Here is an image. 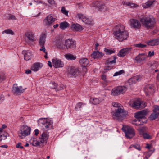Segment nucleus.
Returning <instances> with one entry per match:
<instances>
[{"mask_svg": "<svg viewBox=\"0 0 159 159\" xmlns=\"http://www.w3.org/2000/svg\"><path fill=\"white\" fill-rule=\"evenodd\" d=\"M113 34L115 38L120 42L127 39L129 37V33L125 30V26L121 24L115 27Z\"/></svg>", "mask_w": 159, "mask_h": 159, "instance_id": "1", "label": "nucleus"}, {"mask_svg": "<svg viewBox=\"0 0 159 159\" xmlns=\"http://www.w3.org/2000/svg\"><path fill=\"white\" fill-rule=\"evenodd\" d=\"M48 138V134L47 132H44L42 134L41 137L39 138V140H37L36 138H32L30 140V142L34 146L42 147L43 146L44 144L47 143V140Z\"/></svg>", "mask_w": 159, "mask_h": 159, "instance_id": "2", "label": "nucleus"}, {"mask_svg": "<svg viewBox=\"0 0 159 159\" xmlns=\"http://www.w3.org/2000/svg\"><path fill=\"white\" fill-rule=\"evenodd\" d=\"M140 21L143 26L148 29L153 28L156 24L155 19L152 17H144L140 19Z\"/></svg>", "mask_w": 159, "mask_h": 159, "instance_id": "3", "label": "nucleus"}, {"mask_svg": "<svg viewBox=\"0 0 159 159\" xmlns=\"http://www.w3.org/2000/svg\"><path fill=\"white\" fill-rule=\"evenodd\" d=\"M38 125L43 127L46 131L52 129L53 121L50 119L45 118H41L38 120Z\"/></svg>", "mask_w": 159, "mask_h": 159, "instance_id": "4", "label": "nucleus"}, {"mask_svg": "<svg viewBox=\"0 0 159 159\" xmlns=\"http://www.w3.org/2000/svg\"><path fill=\"white\" fill-rule=\"evenodd\" d=\"M31 128L25 125L21 126L18 132L19 137L21 139L25 138L30 134Z\"/></svg>", "mask_w": 159, "mask_h": 159, "instance_id": "5", "label": "nucleus"}, {"mask_svg": "<svg viewBox=\"0 0 159 159\" xmlns=\"http://www.w3.org/2000/svg\"><path fill=\"white\" fill-rule=\"evenodd\" d=\"M111 113L113 118H116L119 120L120 121L124 118L125 116L123 108L119 107L115 109V111H112Z\"/></svg>", "mask_w": 159, "mask_h": 159, "instance_id": "6", "label": "nucleus"}, {"mask_svg": "<svg viewBox=\"0 0 159 159\" xmlns=\"http://www.w3.org/2000/svg\"><path fill=\"white\" fill-rule=\"evenodd\" d=\"M135 117L138 119L132 122V124L136 125H142L146 123L147 121L145 119V116L139 112L135 113Z\"/></svg>", "mask_w": 159, "mask_h": 159, "instance_id": "7", "label": "nucleus"}, {"mask_svg": "<svg viewBox=\"0 0 159 159\" xmlns=\"http://www.w3.org/2000/svg\"><path fill=\"white\" fill-rule=\"evenodd\" d=\"M126 90L124 86H120L113 88L111 91V94L113 96H118L124 93Z\"/></svg>", "mask_w": 159, "mask_h": 159, "instance_id": "8", "label": "nucleus"}, {"mask_svg": "<svg viewBox=\"0 0 159 159\" xmlns=\"http://www.w3.org/2000/svg\"><path fill=\"white\" fill-rule=\"evenodd\" d=\"M76 41L72 39H68L65 40L64 41V45L67 49L74 50L76 47Z\"/></svg>", "mask_w": 159, "mask_h": 159, "instance_id": "9", "label": "nucleus"}, {"mask_svg": "<svg viewBox=\"0 0 159 159\" xmlns=\"http://www.w3.org/2000/svg\"><path fill=\"white\" fill-rule=\"evenodd\" d=\"M123 129L125 133V136L127 138L131 139L135 136L134 130L133 128L128 126Z\"/></svg>", "mask_w": 159, "mask_h": 159, "instance_id": "10", "label": "nucleus"}, {"mask_svg": "<svg viewBox=\"0 0 159 159\" xmlns=\"http://www.w3.org/2000/svg\"><path fill=\"white\" fill-rule=\"evenodd\" d=\"M76 17L81 20L82 21L85 23L86 24H89L90 25H92L94 24L93 21L92 20L87 18L86 16L83 15L82 14L78 13L76 15Z\"/></svg>", "mask_w": 159, "mask_h": 159, "instance_id": "11", "label": "nucleus"}, {"mask_svg": "<svg viewBox=\"0 0 159 159\" xmlns=\"http://www.w3.org/2000/svg\"><path fill=\"white\" fill-rule=\"evenodd\" d=\"M56 20V18L53 17L51 14H49L43 20V24L45 26H51Z\"/></svg>", "mask_w": 159, "mask_h": 159, "instance_id": "12", "label": "nucleus"}, {"mask_svg": "<svg viewBox=\"0 0 159 159\" xmlns=\"http://www.w3.org/2000/svg\"><path fill=\"white\" fill-rule=\"evenodd\" d=\"M46 36L45 34L43 33L41 35L39 39V44L41 48L39 49V50L43 52H44L45 51V48L44 45L46 41Z\"/></svg>", "mask_w": 159, "mask_h": 159, "instance_id": "13", "label": "nucleus"}, {"mask_svg": "<svg viewBox=\"0 0 159 159\" xmlns=\"http://www.w3.org/2000/svg\"><path fill=\"white\" fill-rule=\"evenodd\" d=\"M147 58V56L145 54H139L135 57V60L137 63L143 64L146 61Z\"/></svg>", "mask_w": 159, "mask_h": 159, "instance_id": "14", "label": "nucleus"}, {"mask_svg": "<svg viewBox=\"0 0 159 159\" xmlns=\"http://www.w3.org/2000/svg\"><path fill=\"white\" fill-rule=\"evenodd\" d=\"M25 89L22 86H18L16 84H14L13 87L12 93L15 95H20L24 92Z\"/></svg>", "mask_w": 159, "mask_h": 159, "instance_id": "15", "label": "nucleus"}, {"mask_svg": "<svg viewBox=\"0 0 159 159\" xmlns=\"http://www.w3.org/2000/svg\"><path fill=\"white\" fill-rule=\"evenodd\" d=\"M129 23L131 28H132L139 29L141 27L140 23L136 19H131L129 21Z\"/></svg>", "mask_w": 159, "mask_h": 159, "instance_id": "16", "label": "nucleus"}, {"mask_svg": "<svg viewBox=\"0 0 159 159\" xmlns=\"http://www.w3.org/2000/svg\"><path fill=\"white\" fill-rule=\"evenodd\" d=\"M116 57L115 56H113L111 58H108L106 61V64L107 66V69H112L113 67L111 65L113 64H115L116 63Z\"/></svg>", "mask_w": 159, "mask_h": 159, "instance_id": "17", "label": "nucleus"}, {"mask_svg": "<svg viewBox=\"0 0 159 159\" xmlns=\"http://www.w3.org/2000/svg\"><path fill=\"white\" fill-rule=\"evenodd\" d=\"M53 66L56 68L62 67L64 66L63 62L61 60L55 58L52 60Z\"/></svg>", "mask_w": 159, "mask_h": 159, "instance_id": "18", "label": "nucleus"}, {"mask_svg": "<svg viewBox=\"0 0 159 159\" xmlns=\"http://www.w3.org/2000/svg\"><path fill=\"white\" fill-rule=\"evenodd\" d=\"M144 91L146 95H148L149 93H153L154 92V86L151 85H147L145 87Z\"/></svg>", "mask_w": 159, "mask_h": 159, "instance_id": "19", "label": "nucleus"}, {"mask_svg": "<svg viewBox=\"0 0 159 159\" xmlns=\"http://www.w3.org/2000/svg\"><path fill=\"white\" fill-rule=\"evenodd\" d=\"M131 50V48H123L121 50L118 54V55L123 57H124L126 54L129 53Z\"/></svg>", "mask_w": 159, "mask_h": 159, "instance_id": "20", "label": "nucleus"}, {"mask_svg": "<svg viewBox=\"0 0 159 159\" xmlns=\"http://www.w3.org/2000/svg\"><path fill=\"white\" fill-rule=\"evenodd\" d=\"M103 55L104 54L102 52L97 51L92 53L91 54V56L94 59H99L102 58Z\"/></svg>", "mask_w": 159, "mask_h": 159, "instance_id": "21", "label": "nucleus"}, {"mask_svg": "<svg viewBox=\"0 0 159 159\" xmlns=\"http://www.w3.org/2000/svg\"><path fill=\"white\" fill-rule=\"evenodd\" d=\"M43 66L42 64L40 63H35L31 66V70L34 71H37Z\"/></svg>", "mask_w": 159, "mask_h": 159, "instance_id": "22", "label": "nucleus"}, {"mask_svg": "<svg viewBox=\"0 0 159 159\" xmlns=\"http://www.w3.org/2000/svg\"><path fill=\"white\" fill-rule=\"evenodd\" d=\"M155 2V0H148L145 3L143 4L142 6L143 8H148L153 6Z\"/></svg>", "mask_w": 159, "mask_h": 159, "instance_id": "23", "label": "nucleus"}, {"mask_svg": "<svg viewBox=\"0 0 159 159\" xmlns=\"http://www.w3.org/2000/svg\"><path fill=\"white\" fill-rule=\"evenodd\" d=\"M80 65L83 67H86L89 66V61L86 58H82L80 60Z\"/></svg>", "mask_w": 159, "mask_h": 159, "instance_id": "24", "label": "nucleus"}, {"mask_svg": "<svg viewBox=\"0 0 159 159\" xmlns=\"http://www.w3.org/2000/svg\"><path fill=\"white\" fill-rule=\"evenodd\" d=\"M140 79L139 76H135L129 79L128 80V82L129 85H132L139 81Z\"/></svg>", "mask_w": 159, "mask_h": 159, "instance_id": "25", "label": "nucleus"}, {"mask_svg": "<svg viewBox=\"0 0 159 159\" xmlns=\"http://www.w3.org/2000/svg\"><path fill=\"white\" fill-rule=\"evenodd\" d=\"M25 37L29 40L33 42L36 40L34 34L31 32H28L25 34Z\"/></svg>", "mask_w": 159, "mask_h": 159, "instance_id": "26", "label": "nucleus"}, {"mask_svg": "<svg viewBox=\"0 0 159 159\" xmlns=\"http://www.w3.org/2000/svg\"><path fill=\"white\" fill-rule=\"evenodd\" d=\"M149 119L151 120L155 119L159 120V112H153L149 117Z\"/></svg>", "mask_w": 159, "mask_h": 159, "instance_id": "27", "label": "nucleus"}, {"mask_svg": "<svg viewBox=\"0 0 159 159\" xmlns=\"http://www.w3.org/2000/svg\"><path fill=\"white\" fill-rule=\"evenodd\" d=\"M71 27L74 30L77 31L82 30L83 29L82 26L77 23L73 24L71 25Z\"/></svg>", "mask_w": 159, "mask_h": 159, "instance_id": "28", "label": "nucleus"}, {"mask_svg": "<svg viewBox=\"0 0 159 159\" xmlns=\"http://www.w3.org/2000/svg\"><path fill=\"white\" fill-rule=\"evenodd\" d=\"M56 46L57 48L60 49H63L64 44L62 39L60 38L58 39L57 41Z\"/></svg>", "mask_w": 159, "mask_h": 159, "instance_id": "29", "label": "nucleus"}, {"mask_svg": "<svg viewBox=\"0 0 159 159\" xmlns=\"http://www.w3.org/2000/svg\"><path fill=\"white\" fill-rule=\"evenodd\" d=\"M141 104V102L139 100H136L133 101L132 107L134 108L138 109L140 107Z\"/></svg>", "mask_w": 159, "mask_h": 159, "instance_id": "30", "label": "nucleus"}, {"mask_svg": "<svg viewBox=\"0 0 159 159\" xmlns=\"http://www.w3.org/2000/svg\"><path fill=\"white\" fill-rule=\"evenodd\" d=\"M24 59L25 60H30L33 57V55L30 51H26L24 53Z\"/></svg>", "mask_w": 159, "mask_h": 159, "instance_id": "31", "label": "nucleus"}, {"mask_svg": "<svg viewBox=\"0 0 159 159\" xmlns=\"http://www.w3.org/2000/svg\"><path fill=\"white\" fill-rule=\"evenodd\" d=\"M70 73L74 76H76L79 74V70L78 69H70Z\"/></svg>", "mask_w": 159, "mask_h": 159, "instance_id": "32", "label": "nucleus"}, {"mask_svg": "<svg viewBox=\"0 0 159 159\" xmlns=\"http://www.w3.org/2000/svg\"><path fill=\"white\" fill-rule=\"evenodd\" d=\"M99 98H91L90 100L91 101L93 104L94 105H97L99 104L102 101V100H100Z\"/></svg>", "mask_w": 159, "mask_h": 159, "instance_id": "33", "label": "nucleus"}, {"mask_svg": "<svg viewBox=\"0 0 159 159\" xmlns=\"http://www.w3.org/2000/svg\"><path fill=\"white\" fill-rule=\"evenodd\" d=\"M69 26L68 24L66 22L61 23L60 24L59 27L61 29H65Z\"/></svg>", "mask_w": 159, "mask_h": 159, "instance_id": "34", "label": "nucleus"}, {"mask_svg": "<svg viewBox=\"0 0 159 159\" xmlns=\"http://www.w3.org/2000/svg\"><path fill=\"white\" fill-rule=\"evenodd\" d=\"M158 44L157 40L156 39H154L148 42V44L151 46L157 45Z\"/></svg>", "mask_w": 159, "mask_h": 159, "instance_id": "35", "label": "nucleus"}, {"mask_svg": "<svg viewBox=\"0 0 159 159\" xmlns=\"http://www.w3.org/2000/svg\"><path fill=\"white\" fill-rule=\"evenodd\" d=\"M66 58L68 60H74L76 59V57L74 56L73 55L67 54L65 55Z\"/></svg>", "mask_w": 159, "mask_h": 159, "instance_id": "36", "label": "nucleus"}, {"mask_svg": "<svg viewBox=\"0 0 159 159\" xmlns=\"http://www.w3.org/2000/svg\"><path fill=\"white\" fill-rule=\"evenodd\" d=\"M138 130L140 134L142 135L146 131V127L144 126L140 127L138 128Z\"/></svg>", "mask_w": 159, "mask_h": 159, "instance_id": "37", "label": "nucleus"}, {"mask_svg": "<svg viewBox=\"0 0 159 159\" xmlns=\"http://www.w3.org/2000/svg\"><path fill=\"white\" fill-rule=\"evenodd\" d=\"M112 105L114 108L117 109L119 107L123 108L122 106H121V105L118 103L116 102H114L112 103Z\"/></svg>", "mask_w": 159, "mask_h": 159, "instance_id": "38", "label": "nucleus"}, {"mask_svg": "<svg viewBox=\"0 0 159 159\" xmlns=\"http://www.w3.org/2000/svg\"><path fill=\"white\" fill-rule=\"evenodd\" d=\"M101 78L105 82L106 84V85L109 84L111 82L110 81L107 80L106 79V76L104 74L102 75Z\"/></svg>", "mask_w": 159, "mask_h": 159, "instance_id": "39", "label": "nucleus"}, {"mask_svg": "<svg viewBox=\"0 0 159 159\" xmlns=\"http://www.w3.org/2000/svg\"><path fill=\"white\" fill-rule=\"evenodd\" d=\"M5 33L7 34H10L13 35L14 34V33L12 30L10 29H8L5 30L4 31L2 32V33Z\"/></svg>", "mask_w": 159, "mask_h": 159, "instance_id": "40", "label": "nucleus"}, {"mask_svg": "<svg viewBox=\"0 0 159 159\" xmlns=\"http://www.w3.org/2000/svg\"><path fill=\"white\" fill-rule=\"evenodd\" d=\"M104 51L108 55H110L112 53H114L115 52V51L108 49L107 48H105Z\"/></svg>", "mask_w": 159, "mask_h": 159, "instance_id": "41", "label": "nucleus"}, {"mask_svg": "<svg viewBox=\"0 0 159 159\" xmlns=\"http://www.w3.org/2000/svg\"><path fill=\"white\" fill-rule=\"evenodd\" d=\"M125 4L127 6H130L131 7H135L138 6V5L137 4L130 2H126Z\"/></svg>", "mask_w": 159, "mask_h": 159, "instance_id": "42", "label": "nucleus"}, {"mask_svg": "<svg viewBox=\"0 0 159 159\" xmlns=\"http://www.w3.org/2000/svg\"><path fill=\"white\" fill-rule=\"evenodd\" d=\"M5 79V75L4 73L2 72H0V82L4 80Z\"/></svg>", "mask_w": 159, "mask_h": 159, "instance_id": "43", "label": "nucleus"}, {"mask_svg": "<svg viewBox=\"0 0 159 159\" xmlns=\"http://www.w3.org/2000/svg\"><path fill=\"white\" fill-rule=\"evenodd\" d=\"M153 112H159V106L158 105H154L153 107Z\"/></svg>", "mask_w": 159, "mask_h": 159, "instance_id": "44", "label": "nucleus"}, {"mask_svg": "<svg viewBox=\"0 0 159 159\" xmlns=\"http://www.w3.org/2000/svg\"><path fill=\"white\" fill-rule=\"evenodd\" d=\"M7 137V135H5L3 132H0V141L2 139H5Z\"/></svg>", "mask_w": 159, "mask_h": 159, "instance_id": "45", "label": "nucleus"}, {"mask_svg": "<svg viewBox=\"0 0 159 159\" xmlns=\"http://www.w3.org/2000/svg\"><path fill=\"white\" fill-rule=\"evenodd\" d=\"M124 71L123 70H121L119 71L118 72H116L115 73V74L113 75L114 76H116L118 75H120L121 74H122V73H124Z\"/></svg>", "mask_w": 159, "mask_h": 159, "instance_id": "46", "label": "nucleus"}, {"mask_svg": "<svg viewBox=\"0 0 159 159\" xmlns=\"http://www.w3.org/2000/svg\"><path fill=\"white\" fill-rule=\"evenodd\" d=\"M143 138L145 139H151V137L147 133H145L142 135Z\"/></svg>", "mask_w": 159, "mask_h": 159, "instance_id": "47", "label": "nucleus"}, {"mask_svg": "<svg viewBox=\"0 0 159 159\" xmlns=\"http://www.w3.org/2000/svg\"><path fill=\"white\" fill-rule=\"evenodd\" d=\"M61 12L64 15L67 16L68 14V11L66 10L64 7H62L61 9Z\"/></svg>", "mask_w": 159, "mask_h": 159, "instance_id": "48", "label": "nucleus"}, {"mask_svg": "<svg viewBox=\"0 0 159 159\" xmlns=\"http://www.w3.org/2000/svg\"><path fill=\"white\" fill-rule=\"evenodd\" d=\"M83 104V103L81 102H79L75 106V109L76 111H77L78 110V108H80L82 107V106Z\"/></svg>", "mask_w": 159, "mask_h": 159, "instance_id": "49", "label": "nucleus"}, {"mask_svg": "<svg viewBox=\"0 0 159 159\" xmlns=\"http://www.w3.org/2000/svg\"><path fill=\"white\" fill-rule=\"evenodd\" d=\"M136 47L139 48H144L146 46V45L142 44L141 43L137 44L135 45Z\"/></svg>", "mask_w": 159, "mask_h": 159, "instance_id": "50", "label": "nucleus"}, {"mask_svg": "<svg viewBox=\"0 0 159 159\" xmlns=\"http://www.w3.org/2000/svg\"><path fill=\"white\" fill-rule=\"evenodd\" d=\"M131 146H132L135 149H137L138 150H140L141 148L140 146V145L138 144H134L133 145H131L130 147H131Z\"/></svg>", "mask_w": 159, "mask_h": 159, "instance_id": "51", "label": "nucleus"}, {"mask_svg": "<svg viewBox=\"0 0 159 159\" xmlns=\"http://www.w3.org/2000/svg\"><path fill=\"white\" fill-rule=\"evenodd\" d=\"M52 86H50V87L51 88V89H55L56 91H58V90H56V89L57 87V84L55 82H52Z\"/></svg>", "mask_w": 159, "mask_h": 159, "instance_id": "52", "label": "nucleus"}, {"mask_svg": "<svg viewBox=\"0 0 159 159\" xmlns=\"http://www.w3.org/2000/svg\"><path fill=\"white\" fill-rule=\"evenodd\" d=\"M17 148H20L21 149H23L24 147L21 146V143H19L16 146Z\"/></svg>", "mask_w": 159, "mask_h": 159, "instance_id": "53", "label": "nucleus"}, {"mask_svg": "<svg viewBox=\"0 0 159 159\" xmlns=\"http://www.w3.org/2000/svg\"><path fill=\"white\" fill-rule=\"evenodd\" d=\"M8 19L9 20H15V17L14 16L10 15L8 17Z\"/></svg>", "mask_w": 159, "mask_h": 159, "instance_id": "54", "label": "nucleus"}, {"mask_svg": "<svg viewBox=\"0 0 159 159\" xmlns=\"http://www.w3.org/2000/svg\"><path fill=\"white\" fill-rule=\"evenodd\" d=\"M139 112L142 114V115H143L144 116L145 115H146L147 114L146 111L144 110L141 111Z\"/></svg>", "mask_w": 159, "mask_h": 159, "instance_id": "55", "label": "nucleus"}, {"mask_svg": "<svg viewBox=\"0 0 159 159\" xmlns=\"http://www.w3.org/2000/svg\"><path fill=\"white\" fill-rule=\"evenodd\" d=\"M4 100V97L3 95H2L0 96V104Z\"/></svg>", "mask_w": 159, "mask_h": 159, "instance_id": "56", "label": "nucleus"}, {"mask_svg": "<svg viewBox=\"0 0 159 159\" xmlns=\"http://www.w3.org/2000/svg\"><path fill=\"white\" fill-rule=\"evenodd\" d=\"M154 51H152V52L151 51H149L148 52V55L149 56L151 57L154 55Z\"/></svg>", "mask_w": 159, "mask_h": 159, "instance_id": "57", "label": "nucleus"}, {"mask_svg": "<svg viewBox=\"0 0 159 159\" xmlns=\"http://www.w3.org/2000/svg\"><path fill=\"white\" fill-rule=\"evenodd\" d=\"M31 70H25V73L26 74H30L31 73Z\"/></svg>", "mask_w": 159, "mask_h": 159, "instance_id": "58", "label": "nucleus"}, {"mask_svg": "<svg viewBox=\"0 0 159 159\" xmlns=\"http://www.w3.org/2000/svg\"><path fill=\"white\" fill-rule=\"evenodd\" d=\"M48 2L49 3L52 4L54 3V1L53 0H48Z\"/></svg>", "mask_w": 159, "mask_h": 159, "instance_id": "59", "label": "nucleus"}, {"mask_svg": "<svg viewBox=\"0 0 159 159\" xmlns=\"http://www.w3.org/2000/svg\"><path fill=\"white\" fill-rule=\"evenodd\" d=\"M39 130L37 129H36L34 130L35 135L36 136L37 135L39 134Z\"/></svg>", "mask_w": 159, "mask_h": 159, "instance_id": "60", "label": "nucleus"}, {"mask_svg": "<svg viewBox=\"0 0 159 159\" xmlns=\"http://www.w3.org/2000/svg\"><path fill=\"white\" fill-rule=\"evenodd\" d=\"M48 65L50 67H52V64H51V63L50 62V61H48Z\"/></svg>", "mask_w": 159, "mask_h": 159, "instance_id": "61", "label": "nucleus"}, {"mask_svg": "<svg viewBox=\"0 0 159 159\" xmlns=\"http://www.w3.org/2000/svg\"><path fill=\"white\" fill-rule=\"evenodd\" d=\"M0 147L2 148H7L8 146L7 145H4L1 146Z\"/></svg>", "mask_w": 159, "mask_h": 159, "instance_id": "62", "label": "nucleus"}, {"mask_svg": "<svg viewBox=\"0 0 159 159\" xmlns=\"http://www.w3.org/2000/svg\"><path fill=\"white\" fill-rule=\"evenodd\" d=\"M150 145L148 144H146V148H148V149H150L151 148V147H150Z\"/></svg>", "mask_w": 159, "mask_h": 159, "instance_id": "63", "label": "nucleus"}, {"mask_svg": "<svg viewBox=\"0 0 159 159\" xmlns=\"http://www.w3.org/2000/svg\"><path fill=\"white\" fill-rule=\"evenodd\" d=\"M156 79H157V81H159V73H158L157 74V76H156Z\"/></svg>", "mask_w": 159, "mask_h": 159, "instance_id": "64", "label": "nucleus"}]
</instances>
